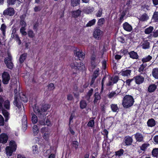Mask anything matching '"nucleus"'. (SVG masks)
I'll list each match as a JSON object with an SVG mask.
<instances>
[{"instance_id":"f257e3e1","label":"nucleus","mask_w":158,"mask_h":158,"mask_svg":"<svg viewBox=\"0 0 158 158\" xmlns=\"http://www.w3.org/2000/svg\"><path fill=\"white\" fill-rule=\"evenodd\" d=\"M133 97L130 95H126L123 101V105L124 107L128 108L132 106L134 103Z\"/></svg>"},{"instance_id":"f03ea898","label":"nucleus","mask_w":158,"mask_h":158,"mask_svg":"<svg viewBox=\"0 0 158 158\" xmlns=\"http://www.w3.org/2000/svg\"><path fill=\"white\" fill-rule=\"evenodd\" d=\"M50 107V106L48 104H46L43 105L41 109H39L38 107L35 106L34 108V112L38 115H42L44 117V115H45L44 112L46 111Z\"/></svg>"},{"instance_id":"7ed1b4c3","label":"nucleus","mask_w":158,"mask_h":158,"mask_svg":"<svg viewBox=\"0 0 158 158\" xmlns=\"http://www.w3.org/2000/svg\"><path fill=\"white\" fill-rule=\"evenodd\" d=\"M9 145V146L6 147V150L7 156H10L12 155L13 152L16 150L17 145L15 142L13 140L10 142Z\"/></svg>"},{"instance_id":"20e7f679","label":"nucleus","mask_w":158,"mask_h":158,"mask_svg":"<svg viewBox=\"0 0 158 158\" xmlns=\"http://www.w3.org/2000/svg\"><path fill=\"white\" fill-rule=\"evenodd\" d=\"M70 65L72 69H74L76 70H82L85 69L84 64L80 62L78 63L75 61L71 63Z\"/></svg>"},{"instance_id":"39448f33","label":"nucleus","mask_w":158,"mask_h":158,"mask_svg":"<svg viewBox=\"0 0 158 158\" xmlns=\"http://www.w3.org/2000/svg\"><path fill=\"white\" fill-rule=\"evenodd\" d=\"M41 132L43 134L44 138L46 140H48L50 134V132L48 128L44 127L41 129Z\"/></svg>"},{"instance_id":"423d86ee","label":"nucleus","mask_w":158,"mask_h":158,"mask_svg":"<svg viewBox=\"0 0 158 158\" xmlns=\"http://www.w3.org/2000/svg\"><path fill=\"white\" fill-rule=\"evenodd\" d=\"M103 34V31L98 28L95 29L93 33L94 37L97 40L101 39Z\"/></svg>"},{"instance_id":"0eeeda50","label":"nucleus","mask_w":158,"mask_h":158,"mask_svg":"<svg viewBox=\"0 0 158 158\" xmlns=\"http://www.w3.org/2000/svg\"><path fill=\"white\" fill-rule=\"evenodd\" d=\"M5 63L8 68L10 69L12 68L13 64L11 61V56L10 54L8 53V57L5 58Z\"/></svg>"},{"instance_id":"6e6552de","label":"nucleus","mask_w":158,"mask_h":158,"mask_svg":"<svg viewBox=\"0 0 158 158\" xmlns=\"http://www.w3.org/2000/svg\"><path fill=\"white\" fill-rule=\"evenodd\" d=\"M2 82L4 84H7L10 79L9 74L7 72H5L2 74Z\"/></svg>"},{"instance_id":"1a4fd4ad","label":"nucleus","mask_w":158,"mask_h":158,"mask_svg":"<svg viewBox=\"0 0 158 158\" xmlns=\"http://www.w3.org/2000/svg\"><path fill=\"white\" fill-rule=\"evenodd\" d=\"M74 54L75 56L79 58H84L85 54L82 51H80L78 49H77L74 51Z\"/></svg>"},{"instance_id":"9d476101","label":"nucleus","mask_w":158,"mask_h":158,"mask_svg":"<svg viewBox=\"0 0 158 158\" xmlns=\"http://www.w3.org/2000/svg\"><path fill=\"white\" fill-rule=\"evenodd\" d=\"M8 136L6 134L2 133L0 135V143H6L8 139Z\"/></svg>"},{"instance_id":"9b49d317","label":"nucleus","mask_w":158,"mask_h":158,"mask_svg":"<svg viewBox=\"0 0 158 158\" xmlns=\"http://www.w3.org/2000/svg\"><path fill=\"white\" fill-rule=\"evenodd\" d=\"M109 81L108 83L107 84L108 86H110L116 83L118 81V77L117 76H115L114 77H109Z\"/></svg>"},{"instance_id":"f8f14e48","label":"nucleus","mask_w":158,"mask_h":158,"mask_svg":"<svg viewBox=\"0 0 158 158\" xmlns=\"http://www.w3.org/2000/svg\"><path fill=\"white\" fill-rule=\"evenodd\" d=\"M133 78L134 80H135L136 83L137 84H140L142 83L144 80L143 77L141 76H136Z\"/></svg>"},{"instance_id":"ddd939ff","label":"nucleus","mask_w":158,"mask_h":158,"mask_svg":"<svg viewBox=\"0 0 158 158\" xmlns=\"http://www.w3.org/2000/svg\"><path fill=\"white\" fill-rule=\"evenodd\" d=\"M3 13L5 15L12 16L15 14V11L13 8H9L4 11Z\"/></svg>"},{"instance_id":"4468645a","label":"nucleus","mask_w":158,"mask_h":158,"mask_svg":"<svg viewBox=\"0 0 158 158\" xmlns=\"http://www.w3.org/2000/svg\"><path fill=\"white\" fill-rule=\"evenodd\" d=\"M123 28L124 30L128 31H131L132 28V26L127 22H125L123 24Z\"/></svg>"},{"instance_id":"2eb2a0df","label":"nucleus","mask_w":158,"mask_h":158,"mask_svg":"<svg viewBox=\"0 0 158 158\" xmlns=\"http://www.w3.org/2000/svg\"><path fill=\"white\" fill-rule=\"evenodd\" d=\"M135 137L137 141L141 142L143 140V137L142 135L140 133H136L135 135Z\"/></svg>"},{"instance_id":"dca6fc26","label":"nucleus","mask_w":158,"mask_h":158,"mask_svg":"<svg viewBox=\"0 0 158 158\" xmlns=\"http://www.w3.org/2000/svg\"><path fill=\"white\" fill-rule=\"evenodd\" d=\"M94 96L95 98L94 101V103L95 104H98L99 102V101L101 98V96L98 93H96Z\"/></svg>"},{"instance_id":"f3484780","label":"nucleus","mask_w":158,"mask_h":158,"mask_svg":"<svg viewBox=\"0 0 158 158\" xmlns=\"http://www.w3.org/2000/svg\"><path fill=\"white\" fill-rule=\"evenodd\" d=\"M152 75L155 78L158 79V68H155L152 69Z\"/></svg>"},{"instance_id":"a211bd4d","label":"nucleus","mask_w":158,"mask_h":158,"mask_svg":"<svg viewBox=\"0 0 158 158\" xmlns=\"http://www.w3.org/2000/svg\"><path fill=\"white\" fill-rule=\"evenodd\" d=\"M14 104L19 108L20 109L21 107V103L19 101V99L18 98H15V100L14 102Z\"/></svg>"},{"instance_id":"6ab92c4d","label":"nucleus","mask_w":158,"mask_h":158,"mask_svg":"<svg viewBox=\"0 0 158 158\" xmlns=\"http://www.w3.org/2000/svg\"><path fill=\"white\" fill-rule=\"evenodd\" d=\"M149 17L148 15L144 13L139 16V19L140 20L142 21H146L149 19Z\"/></svg>"},{"instance_id":"aec40b11","label":"nucleus","mask_w":158,"mask_h":158,"mask_svg":"<svg viewBox=\"0 0 158 158\" xmlns=\"http://www.w3.org/2000/svg\"><path fill=\"white\" fill-rule=\"evenodd\" d=\"M81 11L79 10L74 11L71 12L72 16L74 18L78 17L81 14Z\"/></svg>"},{"instance_id":"412c9836","label":"nucleus","mask_w":158,"mask_h":158,"mask_svg":"<svg viewBox=\"0 0 158 158\" xmlns=\"http://www.w3.org/2000/svg\"><path fill=\"white\" fill-rule=\"evenodd\" d=\"M131 71L130 70H126L121 71L120 73L123 76L128 77L130 75Z\"/></svg>"},{"instance_id":"4be33fe9","label":"nucleus","mask_w":158,"mask_h":158,"mask_svg":"<svg viewBox=\"0 0 158 158\" xmlns=\"http://www.w3.org/2000/svg\"><path fill=\"white\" fill-rule=\"evenodd\" d=\"M132 141L133 139L131 137H128L125 138L124 143L126 145H129L131 144Z\"/></svg>"},{"instance_id":"5701e85b","label":"nucleus","mask_w":158,"mask_h":158,"mask_svg":"<svg viewBox=\"0 0 158 158\" xmlns=\"http://www.w3.org/2000/svg\"><path fill=\"white\" fill-rule=\"evenodd\" d=\"M148 125L149 127H153L156 124L155 120L153 118L149 119L147 122Z\"/></svg>"},{"instance_id":"b1692460","label":"nucleus","mask_w":158,"mask_h":158,"mask_svg":"<svg viewBox=\"0 0 158 158\" xmlns=\"http://www.w3.org/2000/svg\"><path fill=\"white\" fill-rule=\"evenodd\" d=\"M130 57L133 59H137L138 58V56L137 53L134 51H132L129 53Z\"/></svg>"},{"instance_id":"393cba45","label":"nucleus","mask_w":158,"mask_h":158,"mask_svg":"<svg viewBox=\"0 0 158 158\" xmlns=\"http://www.w3.org/2000/svg\"><path fill=\"white\" fill-rule=\"evenodd\" d=\"M22 125L23 127H24V130H25L27 127V120L26 116H24L22 119Z\"/></svg>"},{"instance_id":"a878e982","label":"nucleus","mask_w":158,"mask_h":158,"mask_svg":"<svg viewBox=\"0 0 158 158\" xmlns=\"http://www.w3.org/2000/svg\"><path fill=\"white\" fill-rule=\"evenodd\" d=\"M11 37L16 41L19 45L21 44V40H20L19 36L17 34H16L12 35H11Z\"/></svg>"},{"instance_id":"bb28decb","label":"nucleus","mask_w":158,"mask_h":158,"mask_svg":"<svg viewBox=\"0 0 158 158\" xmlns=\"http://www.w3.org/2000/svg\"><path fill=\"white\" fill-rule=\"evenodd\" d=\"M119 93V92H118L117 90H116L115 91H113L109 93L108 95V97L110 98H112L113 97H116L117 96Z\"/></svg>"},{"instance_id":"cd10ccee","label":"nucleus","mask_w":158,"mask_h":158,"mask_svg":"<svg viewBox=\"0 0 158 158\" xmlns=\"http://www.w3.org/2000/svg\"><path fill=\"white\" fill-rule=\"evenodd\" d=\"M156 88V86L154 84H152L150 85L148 89V91L150 92H154Z\"/></svg>"},{"instance_id":"c85d7f7f","label":"nucleus","mask_w":158,"mask_h":158,"mask_svg":"<svg viewBox=\"0 0 158 158\" xmlns=\"http://www.w3.org/2000/svg\"><path fill=\"white\" fill-rule=\"evenodd\" d=\"M4 107L7 110H9L10 109V103L8 100L5 101L3 103Z\"/></svg>"},{"instance_id":"c756f323","label":"nucleus","mask_w":158,"mask_h":158,"mask_svg":"<svg viewBox=\"0 0 158 158\" xmlns=\"http://www.w3.org/2000/svg\"><path fill=\"white\" fill-rule=\"evenodd\" d=\"M153 21L156 22L158 21V12L155 11L152 17Z\"/></svg>"},{"instance_id":"7c9ffc66","label":"nucleus","mask_w":158,"mask_h":158,"mask_svg":"<svg viewBox=\"0 0 158 158\" xmlns=\"http://www.w3.org/2000/svg\"><path fill=\"white\" fill-rule=\"evenodd\" d=\"M152 57L150 55H148L147 56L143 57L142 60V61L143 63L149 61L152 59Z\"/></svg>"},{"instance_id":"2f4dec72","label":"nucleus","mask_w":158,"mask_h":158,"mask_svg":"<svg viewBox=\"0 0 158 158\" xmlns=\"http://www.w3.org/2000/svg\"><path fill=\"white\" fill-rule=\"evenodd\" d=\"M94 10L93 7H89L85 9L84 12L87 14H89L91 13Z\"/></svg>"},{"instance_id":"473e14b6","label":"nucleus","mask_w":158,"mask_h":158,"mask_svg":"<svg viewBox=\"0 0 158 158\" xmlns=\"http://www.w3.org/2000/svg\"><path fill=\"white\" fill-rule=\"evenodd\" d=\"M80 107L81 109H83L86 107L87 106V103L85 101L82 100H81L80 102Z\"/></svg>"},{"instance_id":"72a5a7b5","label":"nucleus","mask_w":158,"mask_h":158,"mask_svg":"<svg viewBox=\"0 0 158 158\" xmlns=\"http://www.w3.org/2000/svg\"><path fill=\"white\" fill-rule=\"evenodd\" d=\"M147 66V64L146 63H143L141 64L139 69V72L142 73L144 71V68Z\"/></svg>"},{"instance_id":"f704fd0d","label":"nucleus","mask_w":158,"mask_h":158,"mask_svg":"<svg viewBox=\"0 0 158 158\" xmlns=\"http://www.w3.org/2000/svg\"><path fill=\"white\" fill-rule=\"evenodd\" d=\"M95 57V56L94 54H93L91 56V58L92 65L94 68L95 67V64L96 61Z\"/></svg>"},{"instance_id":"c9c22d12","label":"nucleus","mask_w":158,"mask_h":158,"mask_svg":"<svg viewBox=\"0 0 158 158\" xmlns=\"http://www.w3.org/2000/svg\"><path fill=\"white\" fill-rule=\"evenodd\" d=\"M153 27L150 26L145 29V33L146 34H149L153 31Z\"/></svg>"},{"instance_id":"e433bc0d","label":"nucleus","mask_w":158,"mask_h":158,"mask_svg":"<svg viewBox=\"0 0 158 158\" xmlns=\"http://www.w3.org/2000/svg\"><path fill=\"white\" fill-rule=\"evenodd\" d=\"M27 57V54H22L20 56L19 61L20 63H22L25 60Z\"/></svg>"},{"instance_id":"4c0bfd02","label":"nucleus","mask_w":158,"mask_h":158,"mask_svg":"<svg viewBox=\"0 0 158 158\" xmlns=\"http://www.w3.org/2000/svg\"><path fill=\"white\" fill-rule=\"evenodd\" d=\"M71 145L73 148L76 149L78 148L79 144L78 141H73L72 142Z\"/></svg>"},{"instance_id":"58836bf2","label":"nucleus","mask_w":158,"mask_h":158,"mask_svg":"<svg viewBox=\"0 0 158 158\" xmlns=\"http://www.w3.org/2000/svg\"><path fill=\"white\" fill-rule=\"evenodd\" d=\"M93 91V89H91L89 91L87 94V95L85 97V98L87 101H89L90 97L92 95Z\"/></svg>"},{"instance_id":"ea45409f","label":"nucleus","mask_w":158,"mask_h":158,"mask_svg":"<svg viewBox=\"0 0 158 158\" xmlns=\"http://www.w3.org/2000/svg\"><path fill=\"white\" fill-rule=\"evenodd\" d=\"M142 46L143 49H148L149 47V43L148 41H145L143 42Z\"/></svg>"},{"instance_id":"a19ab883","label":"nucleus","mask_w":158,"mask_h":158,"mask_svg":"<svg viewBox=\"0 0 158 158\" xmlns=\"http://www.w3.org/2000/svg\"><path fill=\"white\" fill-rule=\"evenodd\" d=\"M20 97L21 100L24 102H26L27 101V99L25 95L23 94H20Z\"/></svg>"},{"instance_id":"79ce46f5","label":"nucleus","mask_w":158,"mask_h":158,"mask_svg":"<svg viewBox=\"0 0 158 158\" xmlns=\"http://www.w3.org/2000/svg\"><path fill=\"white\" fill-rule=\"evenodd\" d=\"M111 108L112 110L114 112H116L118 110V108L116 104H113L111 105Z\"/></svg>"},{"instance_id":"37998d69","label":"nucleus","mask_w":158,"mask_h":158,"mask_svg":"<svg viewBox=\"0 0 158 158\" xmlns=\"http://www.w3.org/2000/svg\"><path fill=\"white\" fill-rule=\"evenodd\" d=\"M32 115V118H31L32 122L33 123H35L38 121L37 117V116H36V115H35L34 114H33Z\"/></svg>"},{"instance_id":"c03bdc74","label":"nucleus","mask_w":158,"mask_h":158,"mask_svg":"<svg viewBox=\"0 0 158 158\" xmlns=\"http://www.w3.org/2000/svg\"><path fill=\"white\" fill-rule=\"evenodd\" d=\"M2 113L6 118L5 121H7L8 119V116L9 114V113L6 110H4L2 111Z\"/></svg>"},{"instance_id":"a18cd8bd","label":"nucleus","mask_w":158,"mask_h":158,"mask_svg":"<svg viewBox=\"0 0 158 158\" xmlns=\"http://www.w3.org/2000/svg\"><path fill=\"white\" fill-rule=\"evenodd\" d=\"M33 131L34 135H36L38 134L39 132V130L36 125H34L33 127Z\"/></svg>"},{"instance_id":"49530a36","label":"nucleus","mask_w":158,"mask_h":158,"mask_svg":"<svg viewBox=\"0 0 158 158\" xmlns=\"http://www.w3.org/2000/svg\"><path fill=\"white\" fill-rule=\"evenodd\" d=\"M6 29V26L4 24H2L1 27V31H2L3 34L4 35H5V34Z\"/></svg>"},{"instance_id":"de8ad7c7","label":"nucleus","mask_w":158,"mask_h":158,"mask_svg":"<svg viewBox=\"0 0 158 158\" xmlns=\"http://www.w3.org/2000/svg\"><path fill=\"white\" fill-rule=\"evenodd\" d=\"M96 19H94L93 20L89 21L86 24L87 27H90L94 25L96 22Z\"/></svg>"},{"instance_id":"09e8293b","label":"nucleus","mask_w":158,"mask_h":158,"mask_svg":"<svg viewBox=\"0 0 158 158\" xmlns=\"http://www.w3.org/2000/svg\"><path fill=\"white\" fill-rule=\"evenodd\" d=\"M152 153L153 156H158V148H156L153 149L152 152Z\"/></svg>"},{"instance_id":"8fccbe9b","label":"nucleus","mask_w":158,"mask_h":158,"mask_svg":"<svg viewBox=\"0 0 158 158\" xmlns=\"http://www.w3.org/2000/svg\"><path fill=\"white\" fill-rule=\"evenodd\" d=\"M80 0H72V5L73 6H75L79 4Z\"/></svg>"},{"instance_id":"3c124183","label":"nucleus","mask_w":158,"mask_h":158,"mask_svg":"<svg viewBox=\"0 0 158 158\" xmlns=\"http://www.w3.org/2000/svg\"><path fill=\"white\" fill-rule=\"evenodd\" d=\"M102 9L100 8L97 12L96 14V16L97 17H100L101 16L102 14Z\"/></svg>"},{"instance_id":"603ef678","label":"nucleus","mask_w":158,"mask_h":158,"mask_svg":"<svg viewBox=\"0 0 158 158\" xmlns=\"http://www.w3.org/2000/svg\"><path fill=\"white\" fill-rule=\"evenodd\" d=\"M149 144L148 143H144L142 144L140 147V149L141 150L145 151L147 148L149 146Z\"/></svg>"},{"instance_id":"864d4df0","label":"nucleus","mask_w":158,"mask_h":158,"mask_svg":"<svg viewBox=\"0 0 158 158\" xmlns=\"http://www.w3.org/2000/svg\"><path fill=\"white\" fill-rule=\"evenodd\" d=\"M25 27H21L20 28V31L22 35H27V32L25 31Z\"/></svg>"},{"instance_id":"5fc2aeb1","label":"nucleus","mask_w":158,"mask_h":158,"mask_svg":"<svg viewBox=\"0 0 158 158\" xmlns=\"http://www.w3.org/2000/svg\"><path fill=\"white\" fill-rule=\"evenodd\" d=\"M124 150L122 149H120L119 151L115 152V154L116 156H121L123 153Z\"/></svg>"},{"instance_id":"6e6d98bb","label":"nucleus","mask_w":158,"mask_h":158,"mask_svg":"<svg viewBox=\"0 0 158 158\" xmlns=\"http://www.w3.org/2000/svg\"><path fill=\"white\" fill-rule=\"evenodd\" d=\"M39 116L40 117H43V118L42 119L40 120L39 121L38 123H39L41 125H46V123L45 122L44 120V116L43 117L42 116V115L41 116Z\"/></svg>"},{"instance_id":"4d7b16f0","label":"nucleus","mask_w":158,"mask_h":158,"mask_svg":"<svg viewBox=\"0 0 158 158\" xmlns=\"http://www.w3.org/2000/svg\"><path fill=\"white\" fill-rule=\"evenodd\" d=\"M105 21V19L103 18H101L98 21V24L99 26L102 25Z\"/></svg>"},{"instance_id":"13d9d810","label":"nucleus","mask_w":158,"mask_h":158,"mask_svg":"<svg viewBox=\"0 0 158 158\" xmlns=\"http://www.w3.org/2000/svg\"><path fill=\"white\" fill-rule=\"evenodd\" d=\"M32 152L34 154H36L38 152V148L36 145H35L32 147Z\"/></svg>"},{"instance_id":"bf43d9fd","label":"nucleus","mask_w":158,"mask_h":158,"mask_svg":"<svg viewBox=\"0 0 158 158\" xmlns=\"http://www.w3.org/2000/svg\"><path fill=\"white\" fill-rule=\"evenodd\" d=\"M48 89L50 90H53L55 89V87L54 84L50 83L48 85Z\"/></svg>"},{"instance_id":"052dcab7","label":"nucleus","mask_w":158,"mask_h":158,"mask_svg":"<svg viewBox=\"0 0 158 158\" xmlns=\"http://www.w3.org/2000/svg\"><path fill=\"white\" fill-rule=\"evenodd\" d=\"M94 124V120H91L89 121L88 124V126L89 127H92Z\"/></svg>"},{"instance_id":"680f3d73","label":"nucleus","mask_w":158,"mask_h":158,"mask_svg":"<svg viewBox=\"0 0 158 158\" xmlns=\"http://www.w3.org/2000/svg\"><path fill=\"white\" fill-rule=\"evenodd\" d=\"M28 34L29 36L30 37L33 38L35 36V34L33 33V31L31 30H29L28 31Z\"/></svg>"},{"instance_id":"e2e57ef3","label":"nucleus","mask_w":158,"mask_h":158,"mask_svg":"<svg viewBox=\"0 0 158 158\" xmlns=\"http://www.w3.org/2000/svg\"><path fill=\"white\" fill-rule=\"evenodd\" d=\"M4 124V118L1 115H0V126H3Z\"/></svg>"},{"instance_id":"0e129e2a","label":"nucleus","mask_w":158,"mask_h":158,"mask_svg":"<svg viewBox=\"0 0 158 158\" xmlns=\"http://www.w3.org/2000/svg\"><path fill=\"white\" fill-rule=\"evenodd\" d=\"M67 99L68 100H72L73 99L72 95L70 94H68L67 95Z\"/></svg>"},{"instance_id":"69168bd1","label":"nucleus","mask_w":158,"mask_h":158,"mask_svg":"<svg viewBox=\"0 0 158 158\" xmlns=\"http://www.w3.org/2000/svg\"><path fill=\"white\" fill-rule=\"evenodd\" d=\"M134 80V78L132 79H128L126 80V85L128 86L131 85V84L132 81Z\"/></svg>"},{"instance_id":"338daca9","label":"nucleus","mask_w":158,"mask_h":158,"mask_svg":"<svg viewBox=\"0 0 158 158\" xmlns=\"http://www.w3.org/2000/svg\"><path fill=\"white\" fill-rule=\"evenodd\" d=\"M20 25L22 26L21 27H26L27 26L26 23L23 20H21Z\"/></svg>"},{"instance_id":"774afa93","label":"nucleus","mask_w":158,"mask_h":158,"mask_svg":"<svg viewBox=\"0 0 158 158\" xmlns=\"http://www.w3.org/2000/svg\"><path fill=\"white\" fill-rule=\"evenodd\" d=\"M99 71V69H98L95 70L94 72L93 76H94L95 77H97L98 75V72Z\"/></svg>"}]
</instances>
